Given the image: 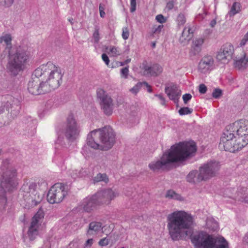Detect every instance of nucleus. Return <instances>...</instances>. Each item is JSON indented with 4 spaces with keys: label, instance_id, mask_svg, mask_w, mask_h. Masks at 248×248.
<instances>
[{
    "label": "nucleus",
    "instance_id": "nucleus-47",
    "mask_svg": "<svg viewBox=\"0 0 248 248\" xmlns=\"http://www.w3.org/2000/svg\"><path fill=\"white\" fill-rule=\"evenodd\" d=\"M156 21L160 23H164L166 22V19L162 15H157L155 17Z\"/></svg>",
    "mask_w": 248,
    "mask_h": 248
},
{
    "label": "nucleus",
    "instance_id": "nucleus-8",
    "mask_svg": "<svg viewBox=\"0 0 248 248\" xmlns=\"http://www.w3.org/2000/svg\"><path fill=\"white\" fill-rule=\"evenodd\" d=\"M244 146L240 141L237 140L234 134L232 133L226 127L223 132L219 144V148L221 150L235 152L242 149Z\"/></svg>",
    "mask_w": 248,
    "mask_h": 248
},
{
    "label": "nucleus",
    "instance_id": "nucleus-1",
    "mask_svg": "<svg viewBox=\"0 0 248 248\" xmlns=\"http://www.w3.org/2000/svg\"><path fill=\"white\" fill-rule=\"evenodd\" d=\"M196 150L193 142H180L171 146L160 159L152 161L148 167L153 171L168 170L172 164L182 162L193 156Z\"/></svg>",
    "mask_w": 248,
    "mask_h": 248
},
{
    "label": "nucleus",
    "instance_id": "nucleus-46",
    "mask_svg": "<svg viewBox=\"0 0 248 248\" xmlns=\"http://www.w3.org/2000/svg\"><path fill=\"white\" fill-rule=\"evenodd\" d=\"M222 93V91L219 89H216L212 93V96L215 98L219 97Z\"/></svg>",
    "mask_w": 248,
    "mask_h": 248
},
{
    "label": "nucleus",
    "instance_id": "nucleus-61",
    "mask_svg": "<svg viewBox=\"0 0 248 248\" xmlns=\"http://www.w3.org/2000/svg\"><path fill=\"white\" fill-rule=\"evenodd\" d=\"M100 16L101 17H104L105 16V13L104 11H99Z\"/></svg>",
    "mask_w": 248,
    "mask_h": 248
},
{
    "label": "nucleus",
    "instance_id": "nucleus-11",
    "mask_svg": "<svg viewBox=\"0 0 248 248\" xmlns=\"http://www.w3.org/2000/svg\"><path fill=\"white\" fill-rule=\"evenodd\" d=\"M67 191L64 185L62 183L54 184L49 189L47 195V200L51 204L59 203L67 195Z\"/></svg>",
    "mask_w": 248,
    "mask_h": 248
},
{
    "label": "nucleus",
    "instance_id": "nucleus-54",
    "mask_svg": "<svg viewBox=\"0 0 248 248\" xmlns=\"http://www.w3.org/2000/svg\"><path fill=\"white\" fill-rule=\"evenodd\" d=\"M155 96H157L158 98V99L160 100V104L162 105H165V99L162 95L156 94Z\"/></svg>",
    "mask_w": 248,
    "mask_h": 248
},
{
    "label": "nucleus",
    "instance_id": "nucleus-13",
    "mask_svg": "<svg viewBox=\"0 0 248 248\" xmlns=\"http://www.w3.org/2000/svg\"><path fill=\"white\" fill-rule=\"evenodd\" d=\"M44 212L40 208L33 217L28 231V236L31 241L33 240L38 233V229L43 221Z\"/></svg>",
    "mask_w": 248,
    "mask_h": 248
},
{
    "label": "nucleus",
    "instance_id": "nucleus-62",
    "mask_svg": "<svg viewBox=\"0 0 248 248\" xmlns=\"http://www.w3.org/2000/svg\"><path fill=\"white\" fill-rule=\"evenodd\" d=\"M6 191H3V190L1 188V186H0V193L1 194L2 196H3V194ZM2 198L5 200V197L4 196H2Z\"/></svg>",
    "mask_w": 248,
    "mask_h": 248
},
{
    "label": "nucleus",
    "instance_id": "nucleus-20",
    "mask_svg": "<svg viewBox=\"0 0 248 248\" xmlns=\"http://www.w3.org/2000/svg\"><path fill=\"white\" fill-rule=\"evenodd\" d=\"M28 188L30 191H27V194L29 193L28 201L29 202H31L32 205H37L39 203L42 199V196L34 189V185L33 184H30L29 186L27 185H24L22 186V189L25 190Z\"/></svg>",
    "mask_w": 248,
    "mask_h": 248
},
{
    "label": "nucleus",
    "instance_id": "nucleus-38",
    "mask_svg": "<svg viewBox=\"0 0 248 248\" xmlns=\"http://www.w3.org/2000/svg\"><path fill=\"white\" fill-rule=\"evenodd\" d=\"M177 22L179 26L184 25L186 22L185 15L183 14H179L177 18Z\"/></svg>",
    "mask_w": 248,
    "mask_h": 248
},
{
    "label": "nucleus",
    "instance_id": "nucleus-59",
    "mask_svg": "<svg viewBox=\"0 0 248 248\" xmlns=\"http://www.w3.org/2000/svg\"><path fill=\"white\" fill-rule=\"evenodd\" d=\"M216 20L215 19H213L211 21L210 25L211 27H214L216 25Z\"/></svg>",
    "mask_w": 248,
    "mask_h": 248
},
{
    "label": "nucleus",
    "instance_id": "nucleus-31",
    "mask_svg": "<svg viewBox=\"0 0 248 248\" xmlns=\"http://www.w3.org/2000/svg\"><path fill=\"white\" fill-rule=\"evenodd\" d=\"M206 228L210 231H216L218 229V224L213 217H208L206 219Z\"/></svg>",
    "mask_w": 248,
    "mask_h": 248
},
{
    "label": "nucleus",
    "instance_id": "nucleus-24",
    "mask_svg": "<svg viewBox=\"0 0 248 248\" xmlns=\"http://www.w3.org/2000/svg\"><path fill=\"white\" fill-rule=\"evenodd\" d=\"M12 37L9 33H3L0 36V43L5 46V49L8 51V53L12 49L16 48L17 46H12Z\"/></svg>",
    "mask_w": 248,
    "mask_h": 248
},
{
    "label": "nucleus",
    "instance_id": "nucleus-23",
    "mask_svg": "<svg viewBox=\"0 0 248 248\" xmlns=\"http://www.w3.org/2000/svg\"><path fill=\"white\" fill-rule=\"evenodd\" d=\"M165 93L169 98L173 100L175 103H177L181 95V90L175 86L167 87L165 89Z\"/></svg>",
    "mask_w": 248,
    "mask_h": 248
},
{
    "label": "nucleus",
    "instance_id": "nucleus-63",
    "mask_svg": "<svg viewBox=\"0 0 248 248\" xmlns=\"http://www.w3.org/2000/svg\"><path fill=\"white\" fill-rule=\"evenodd\" d=\"M130 62H131V59H126L125 61H124V63H125V64H127V63H129Z\"/></svg>",
    "mask_w": 248,
    "mask_h": 248
},
{
    "label": "nucleus",
    "instance_id": "nucleus-12",
    "mask_svg": "<svg viewBox=\"0 0 248 248\" xmlns=\"http://www.w3.org/2000/svg\"><path fill=\"white\" fill-rule=\"evenodd\" d=\"M97 96L99 100V104L102 110L107 115H110L112 113L114 104L111 97L102 89L97 91Z\"/></svg>",
    "mask_w": 248,
    "mask_h": 248
},
{
    "label": "nucleus",
    "instance_id": "nucleus-14",
    "mask_svg": "<svg viewBox=\"0 0 248 248\" xmlns=\"http://www.w3.org/2000/svg\"><path fill=\"white\" fill-rule=\"evenodd\" d=\"M219 163L216 161H210L203 164L199 168V170L204 179L209 180L217 176L220 169Z\"/></svg>",
    "mask_w": 248,
    "mask_h": 248
},
{
    "label": "nucleus",
    "instance_id": "nucleus-51",
    "mask_svg": "<svg viewBox=\"0 0 248 248\" xmlns=\"http://www.w3.org/2000/svg\"><path fill=\"white\" fill-rule=\"evenodd\" d=\"M199 91L201 93H205L207 91V87L204 84H200L199 86Z\"/></svg>",
    "mask_w": 248,
    "mask_h": 248
},
{
    "label": "nucleus",
    "instance_id": "nucleus-50",
    "mask_svg": "<svg viewBox=\"0 0 248 248\" xmlns=\"http://www.w3.org/2000/svg\"><path fill=\"white\" fill-rule=\"evenodd\" d=\"M109 241L107 238H104L101 239L99 241V245L101 246H107L108 244Z\"/></svg>",
    "mask_w": 248,
    "mask_h": 248
},
{
    "label": "nucleus",
    "instance_id": "nucleus-30",
    "mask_svg": "<svg viewBox=\"0 0 248 248\" xmlns=\"http://www.w3.org/2000/svg\"><path fill=\"white\" fill-rule=\"evenodd\" d=\"M14 98L11 96H7V100L3 101L0 107V113L4 112L5 110L9 111L12 108V102H13Z\"/></svg>",
    "mask_w": 248,
    "mask_h": 248
},
{
    "label": "nucleus",
    "instance_id": "nucleus-32",
    "mask_svg": "<svg viewBox=\"0 0 248 248\" xmlns=\"http://www.w3.org/2000/svg\"><path fill=\"white\" fill-rule=\"evenodd\" d=\"M106 50L110 56L117 57L121 54V49L119 47L114 46H108L106 48Z\"/></svg>",
    "mask_w": 248,
    "mask_h": 248
},
{
    "label": "nucleus",
    "instance_id": "nucleus-64",
    "mask_svg": "<svg viewBox=\"0 0 248 248\" xmlns=\"http://www.w3.org/2000/svg\"><path fill=\"white\" fill-rule=\"evenodd\" d=\"M73 18H69L68 19V21L71 23V24H73Z\"/></svg>",
    "mask_w": 248,
    "mask_h": 248
},
{
    "label": "nucleus",
    "instance_id": "nucleus-3",
    "mask_svg": "<svg viewBox=\"0 0 248 248\" xmlns=\"http://www.w3.org/2000/svg\"><path fill=\"white\" fill-rule=\"evenodd\" d=\"M115 142V133L109 126L92 131L87 138V145L94 149L108 150Z\"/></svg>",
    "mask_w": 248,
    "mask_h": 248
},
{
    "label": "nucleus",
    "instance_id": "nucleus-29",
    "mask_svg": "<svg viewBox=\"0 0 248 248\" xmlns=\"http://www.w3.org/2000/svg\"><path fill=\"white\" fill-rule=\"evenodd\" d=\"M235 198L238 201L248 203V192L245 187L241 188L237 191Z\"/></svg>",
    "mask_w": 248,
    "mask_h": 248
},
{
    "label": "nucleus",
    "instance_id": "nucleus-57",
    "mask_svg": "<svg viewBox=\"0 0 248 248\" xmlns=\"http://www.w3.org/2000/svg\"><path fill=\"white\" fill-rule=\"evenodd\" d=\"M34 121H33V120H32L31 119H30V120L28 122V123H29L28 126H30L31 127H33L34 126Z\"/></svg>",
    "mask_w": 248,
    "mask_h": 248
},
{
    "label": "nucleus",
    "instance_id": "nucleus-21",
    "mask_svg": "<svg viewBox=\"0 0 248 248\" xmlns=\"http://www.w3.org/2000/svg\"><path fill=\"white\" fill-rule=\"evenodd\" d=\"M97 204L95 197L93 195L84 199L79 205V208L86 212H90L95 208Z\"/></svg>",
    "mask_w": 248,
    "mask_h": 248
},
{
    "label": "nucleus",
    "instance_id": "nucleus-2",
    "mask_svg": "<svg viewBox=\"0 0 248 248\" xmlns=\"http://www.w3.org/2000/svg\"><path fill=\"white\" fill-rule=\"evenodd\" d=\"M167 228L173 240L181 239L188 235V230L193 223V217L183 211H174L167 216Z\"/></svg>",
    "mask_w": 248,
    "mask_h": 248
},
{
    "label": "nucleus",
    "instance_id": "nucleus-49",
    "mask_svg": "<svg viewBox=\"0 0 248 248\" xmlns=\"http://www.w3.org/2000/svg\"><path fill=\"white\" fill-rule=\"evenodd\" d=\"M136 9V0H130V11L133 13Z\"/></svg>",
    "mask_w": 248,
    "mask_h": 248
},
{
    "label": "nucleus",
    "instance_id": "nucleus-19",
    "mask_svg": "<svg viewBox=\"0 0 248 248\" xmlns=\"http://www.w3.org/2000/svg\"><path fill=\"white\" fill-rule=\"evenodd\" d=\"M140 68L143 70L144 74L148 76H156L163 71L162 67L159 64H154L150 66L146 62L142 63Z\"/></svg>",
    "mask_w": 248,
    "mask_h": 248
},
{
    "label": "nucleus",
    "instance_id": "nucleus-22",
    "mask_svg": "<svg viewBox=\"0 0 248 248\" xmlns=\"http://www.w3.org/2000/svg\"><path fill=\"white\" fill-rule=\"evenodd\" d=\"M204 41V39L203 37L197 38L193 40L189 53L190 57H195L200 54Z\"/></svg>",
    "mask_w": 248,
    "mask_h": 248
},
{
    "label": "nucleus",
    "instance_id": "nucleus-16",
    "mask_svg": "<svg viewBox=\"0 0 248 248\" xmlns=\"http://www.w3.org/2000/svg\"><path fill=\"white\" fill-rule=\"evenodd\" d=\"M118 192L111 189H106L97 192L94 196L97 201L98 204H109L110 201L118 196Z\"/></svg>",
    "mask_w": 248,
    "mask_h": 248
},
{
    "label": "nucleus",
    "instance_id": "nucleus-44",
    "mask_svg": "<svg viewBox=\"0 0 248 248\" xmlns=\"http://www.w3.org/2000/svg\"><path fill=\"white\" fill-rule=\"evenodd\" d=\"M248 41V31L245 34L243 38L240 41L239 46L241 47L244 46Z\"/></svg>",
    "mask_w": 248,
    "mask_h": 248
},
{
    "label": "nucleus",
    "instance_id": "nucleus-33",
    "mask_svg": "<svg viewBox=\"0 0 248 248\" xmlns=\"http://www.w3.org/2000/svg\"><path fill=\"white\" fill-rule=\"evenodd\" d=\"M241 5L240 3L235 2L233 3L231 9L229 13L230 16H233L240 11Z\"/></svg>",
    "mask_w": 248,
    "mask_h": 248
},
{
    "label": "nucleus",
    "instance_id": "nucleus-52",
    "mask_svg": "<svg viewBox=\"0 0 248 248\" xmlns=\"http://www.w3.org/2000/svg\"><path fill=\"white\" fill-rule=\"evenodd\" d=\"M102 59L103 61L105 62L106 64L108 65L109 63V60L107 54L103 53L102 55Z\"/></svg>",
    "mask_w": 248,
    "mask_h": 248
},
{
    "label": "nucleus",
    "instance_id": "nucleus-34",
    "mask_svg": "<svg viewBox=\"0 0 248 248\" xmlns=\"http://www.w3.org/2000/svg\"><path fill=\"white\" fill-rule=\"evenodd\" d=\"M88 171L86 169H81L79 170H73L72 176L75 178L77 177H82L85 176L87 174Z\"/></svg>",
    "mask_w": 248,
    "mask_h": 248
},
{
    "label": "nucleus",
    "instance_id": "nucleus-36",
    "mask_svg": "<svg viewBox=\"0 0 248 248\" xmlns=\"http://www.w3.org/2000/svg\"><path fill=\"white\" fill-rule=\"evenodd\" d=\"M166 197L170 199H172L179 201H182L183 200L181 195L176 193L173 190L168 191L166 194Z\"/></svg>",
    "mask_w": 248,
    "mask_h": 248
},
{
    "label": "nucleus",
    "instance_id": "nucleus-39",
    "mask_svg": "<svg viewBox=\"0 0 248 248\" xmlns=\"http://www.w3.org/2000/svg\"><path fill=\"white\" fill-rule=\"evenodd\" d=\"M129 74L128 67H125L123 68L120 70L121 77L124 79H127L128 78Z\"/></svg>",
    "mask_w": 248,
    "mask_h": 248
},
{
    "label": "nucleus",
    "instance_id": "nucleus-18",
    "mask_svg": "<svg viewBox=\"0 0 248 248\" xmlns=\"http://www.w3.org/2000/svg\"><path fill=\"white\" fill-rule=\"evenodd\" d=\"M215 66V61L214 58L210 55L205 56L200 61L198 71L202 74H207L210 72Z\"/></svg>",
    "mask_w": 248,
    "mask_h": 248
},
{
    "label": "nucleus",
    "instance_id": "nucleus-4",
    "mask_svg": "<svg viewBox=\"0 0 248 248\" xmlns=\"http://www.w3.org/2000/svg\"><path fill=\"white\" fill-rule=\"evenodd\" d=\"M33 75L37 78H46L44 82L49 92L59 87L63 76L61 68L50 62L36 68Z\"/></svg>",
    "mask_w": 248,
    "mask_h": 248
},
{
    "label": "nucleus",
    "instance_id": "nucleus-45",
    "mask_svg": "<svg viewBox=\"0 0 248 248\" xmlns=\"http://www.w3.org/2000/svg\"><path fill=\"white\" fill-rule=\"evenodd\" d=\"M163 26L160 25L158 26H155L153 28L152 32L153 34L159 33L163 28Z\"/></svg>",
    "mask_w": 248,
    "mask_h": 248
},
{
    "label": "nucleus",
    "instance_id": "nucleus-53",
    "mask_svg": "<svg viewBox=\"0 0 248 248\" xmlns=\"http://www.w3.org/2000/svg\"><path fill=\"white\" fill-rule=\"evenodd\" d=\"M62 144V139L59 137L57 140L55 141V146L56 148H58L59 145Z\"/></svg>",
    "mask_w": 248,
    "mask_h": 248
},
{
    "label": "nucleus",
    "instance_id": "nucleus-41",
    "mask_svg": "<svg viewBox=\"0 0 248 248\" xmlns=\"http://www.w3.org/2000/svg\"><path fill=\"white\" fill-rule=\"evenodd\" d=\"M122 37L124 40H127L129 36V30L127 27L123 28Z\"/></svg>",
    "mask_w": 248,
    "mask_h": 248
},
{
    "label": "nucleus",
    "instance_id": "nucleus-10",
    "mask_svg": "<svg viewBox=\"0 0 248 248\" xmlns=\"http://www.w3.org/2000/svg\"><path fill=\"white\" fill-rule=\"evenodd\" d=\"M80 128L73 114L67 118L64 129V135L69 141H73L79 137Z\"/></svg>",
    "mask_w": 248,
    "mask_h": 248
},
{
    "label": "nucleus",
    "instance_id": "nucleus-26",
    "mask_svg": "<svg viewBox=\"0 0 248 248\" xmlns=\"http://www.w3.org/2000/svg\"><path fill=\"white\" fill-rule=\"evenodd\" d=\"M187 181L191 183H196L204 181L201 172L199 170L190 171L186 176Z\"/></svg>",
    "mask_w": 248,
    "mask_h": 248
},
{
    "label": "nucleus",
    "instance_id": "nucleus-35",
    "mask_svg": "<svg viewBox=\"0 0 248 248\" xmlns=\"http://www.w3.org/2000/svg\"><path fill=\"white\" fill-rule=\"evenodd\" d=\"M94 182L103 181L106 183L108 182V178L106 174L99 173L93 178Z\"/></svg>",
    "mask_w": 248,
    "mask_h": 248
},
{
    "label": "nucleus",
    "instance_id": "nucleus-42",
    "mask_svg": "<svg viewBox=\"0 0 248 248\" xmlns=\"http://www.w3.org/2000/svg\"><path fill=\"white\" fill-rule=\"evenodd\" d=\"M14 0H0V4L6 7L10 6Z\"/></svg>",
    "mask_w": 248,
    "mask_h": 248
},
{
    "label": "nucleus",
    "instance_id": "nucleus-5",
    "mask_svg": "<svg viewBox=\"0 0 248 248\" xmlns=\"http://www.w3.org/2000/svg\"><path fill=\"white\" fill-rule=\"evenodd\" d=\"M191 240L196 248H229L228 243L223 237H214L204 232L194 234Z\"/></svg>",
    "mask_w": 248,
    "mask_h": 248
},
{
    "label": "nucleus",
    "instance_id": "nucleus-60",
    "mask_svg": "<svg viewBox=\"0 0 248 248\" xmlns=\"http://www.w3.org/2000/svg\"><path fill=\"white\" fill-rule=\"evenodd\" d=\"M87 147L86 146H84L82 149V153L83 155H87L88 152L87 151Z\"/></svg>",
    "mask_w": 248,
    "mask_h": 248
},
{
    "label": "nucleus",
    "instance_id": "nucleus-48",
    "mask_svg": "<svg viewBox=\"0 0 248 248\" xmlns=\"http://www.w3.org/2000/svg\"><path fill=\"white\" fill-rule=\"evenodd\" d=\"M192 98V95L190 93H186L183 95V99L185 104H187Z\"/></svg>",
    "mask_w": 248,
    "mask_h": 248
},
{
    "label": "nucleus",
    "instance_id": "nucleus-40",
    "mask_svg": "<svg viewBox=\"0 0 248 248\" xmlns=\"http://www.w3.org/2000/svg\"><path fill=\"white\" fill-rule=\"evenodd\" d=\"M142 85L141 83H138L133 88L130 89V92L133 94H137L140 91Z\"/></svg>",
    "mask_w": 248,
    "mask_h": 248
},
{
    "label": "nucleus",
    "instance_id": "nucleus-17",
    "mask_svg": "<svg viewBox=\"0 0 248 248\" xmlns=\"http://www.w3.org/2000/svg\"><path fill=\"white\" fill-rule=\"evenodd\" d=\"M233 51V46L232 44H225L217 52V59L223 63H228L232 59Z\"/></svg>",
    "mask_w": 248,
    "mask_h": 248
},
{
    "label": "nucleus",
    "instance_id": "nucleus-7",
    "mask_svg": "<svg viewBox=\"0 0 248 248\" xmlns=\"http://www.w3.org/2000/svg\"><path fill=\"white\" fill-rule=\"evenodd\" d=\"M0 170L1 188L3 191L12 190L17 184L16 170L7 160L3 162Z\"/></svg>",
    "mask_w": 248,
    "mask_h": 248
},
{
    "label": "nucleus",
    "instance_id": "nucleus-27",
    "mask_svg": "<svg viewBox=\"0 0 248 248\" xmlns=\"http://www.w3.org/2000/svg\"><path fill=\"white\" fill-rule=\"evenodd\" d=\"M193 31L189 26L185 27L182 33L181 36L180 37L179 41L183 45H185L188 43L189 41L192 37Z\"/></svg>",
    "mask_w": 248,
    "mask_h": 248
},
{
    "label": "nucleus",
    "instance_id": "nucleus-43",
    "mask_svg": "<svg viewBox=\"0 0 248 248\" xmlns=\"http://www.w3.org/2000/svg\"><path fill=\"white\" fill-rule=\"evenodd\" d=\"M93 37L94 42L95 43H98L100 39L99 31L98 29L95 30L93 33Z\"/></svg>",
    "mask_w": 248,
    "mask_h": 248
},
{
    "label": "nucleus",
    "instance_id": "nucleus-56",
    "mask_svg": "<svg viewBox=\"0 0 248 248\" xmlns=\"http://www.w3.org/2000/svg\"><path fill=\"white\" fill-rule=\"evenodd\" d=\"M93 239H89L86 242V246L90 247L93 244Z\"/></svg>",
    "mask_w": 248,
    "mask_h": 248
},
{
    "label": "nucleus",
    "instance_id": "nucleus-37",
    "mask_svg": "<svg viewBox=\"0 0 248 248\" xmlns=\"http://www.w3.org/2000/svg\"><path fill=\"white\" fill-rule=\"evenodd\" d=\"M193 111L192 108L187 107L181 108L178 111L179 114L180 115H185L191 114Z\"/></svg>",
    "mask_w": 248,
    "mask_h": 248
},
{
    "label": "nucleus",
    "instance_id": "nucleus-28",
    "mask_svg": "<svg viewBox=\"0 0 248 248\" xmlns=\"http://www.w3.org/2000/svg\"><path fill=\"white\" fill-rule=\"evenodd\" d=\"M234 66L240 70L247 69L248 67V57L244 54L243 57L235 61Z\"/></svg>",
    "mask_w": 248,
    "mask_h": 248
},
{
    "label": "nucleus",
    "instance_id": "nucleus-55",
    "mask_svg": "<svg viewBox=\"0 0 248 248\" xmlns=\"http://www.w3.org/2000/svg\"><path fill=\"white\" fill-rule=\"evenodd\" d=\"M174 7V4L172 1H170L167 3L166 5V8L169 10H171Z\"/></svg>",
    "mask_w": 248,
    "mask_h": 248
},
{
    "label": "nucleus",
    "instance_id": "nucleus-6",
    "mask_svg": "<svg viewBox=\"0 0 248 248\" xmlns=\"http://www.w3.org/2000/svg\"><path fill=\"white\" fill-rule=\"evenodd\" d=\"M7 70L14 75H16L23 67L29 57V52L21 47L12 49L9 51Z\"/></svg>",
    "mask_w": 248,
    "mask_h": 248
},
{
    "label": "nucleus",
    "instance_id": "nucleus-25",
    "mask_svg": "<svg viewBox=\"0 0 248 248\" xmlns=\"http://www.w3.org/2000/svg\"><path fill=\"white\" fill-rule=\"evenodd\" d=\"M103 226L100 222L93 221L91 222L89 225V229L87 231V234L93 235L102 232Z\"/></svg>",
    "mask_w": 248,
    "mask_h": 248
},
{
    "label": "nucleus",
    "instance_id": "nucleus-15",
    "mask_svg": "<svg viewBox=\"0 0 248 248\" xmlns=\"http://www.w3.org/2000/svg\"><path fill=\"white\" fill-rule=\"evenodd\" d=\"M28 90L32 94L39 95L49 93L44 81H41L39 78H32L28 84Z\"/></svg>",
    "mask_w": 248,
    "mask_h": 248
},
{
    "label": "nucleus",
    "instance_id": "nucleus-9",
    "mask_svg": "<svg viewBox=\"0 0 248 248\" xmlns=\"http://www.w3.org/2000/svg\"><path fill=\"white\" fill-rule=\"evenodd\" d=\"M226 127L244 147L248 144V121L240 120Z\"/></svg>",
    "mask_w": 248,
    "mask_h": 248
},
{
    "label": "nucleus",
    "instance_id": "nucleus-58",
    "mask_svg": "<svg viewBox=\"0 0 248 248\" xmlns=\"http://www.w3.org/2000/svg\"><path fill=\"white\" fill-rule=\"evenodd\" d=\"M106 6L105 5L102 3H100L99 6V11H104L105 9Z\"/></svg>",
    "mask_w": 248,
    "mask_h": 248
}]
</instances>
